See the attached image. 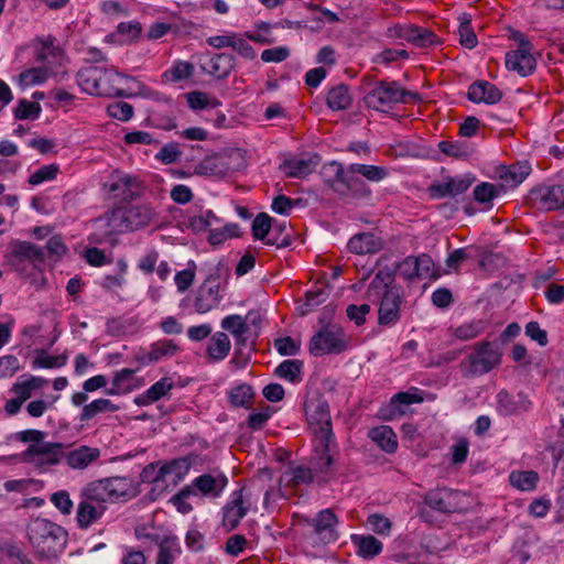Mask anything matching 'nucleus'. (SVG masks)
Here are the masks:
<instances>
[{
  "label": "nucleus",
  "instance_id": "52",
  "mask_svg": "<svg viewBox=\"0 0 564 564\" xmlns=\"http://www.w3.org/2000/svg\"><path fill=\"white\" fill-rule=\"evenodd\" d=\"M221 327L238 338L248 332L246 319L238 314L229 315L223 318Z\"/></svg>",
  "mask_w": 564,
  "mask_h": 564
},
{
  "label": "nucleus",
  "instance_id": "22",
  "mask_svg": "<svg viewBox=\"0 0 564 564\" xmlns=\"http://www.w3.org/2000/svg\"><path fill=\"white\" fill-rule=\"evenodd\" d=\"M475 178L470 175H463L456 177H448L444 182L433 184L430 187L431 195L436 198H444L446 196H457L465 193L474 183Z\"/></svg>",
  "mask_w": 564,
  "mask_h": 564
},
{
  "label": "nucleus",
  "instance_id": "8",
  "mask_svg": "<svg viewBox=\"0 0 564 564\" xmlns=\"http://www.w3.org/2000/svg\"><path fill=\"white\" fill-rule=\"evenodd\" d=\"M348 336L337 324H327L316 333L310 341V352L313 356L340 354L348 347Z\"/></svg>",
  "mask_w": 564,
  "mask_h": 564
},
{
  "label": "nucleus",
  "instance_id": "23",
  "mask_svg": "<svg viewBox=\"0 0 564 564\" xmlns=\"http://www.w3.org/2000/svg\"><path fill=\"white\" fill-rule=\"evenodd\" d=\"M100 455L101 451L98 447L79 445L65 453L63 458L69 468L84 470L96 463L100 458Z\"/></svg>",
  "mask_w": 564,
  "mask_h": 564
},
{
  "label": "nucleus",
  "instance_id": "35",
  "mask_svg": "<svg viewBox=\"0 0 564 564\" xmlns=\"http://www.w3.org/2000/svg\"><path fill=\"white\" fill-rule=\"evenodd\" d=\"M173 387L174 384L172 379L162 378L152 384L144 393L135 397L134 402L141 406L149 405L166 395Z\"/></svg>",
  "mask_w": 564,
  "mask_h": 564
},
{
  "label": "nucleus",
  "instance_id": "46",
  "mask_svg": "<svg viewBox=\"0 0 564 564\" xmlns=\"http://www.w3.org/2000/svg\"><path fill=\"white\" fill-rule=\"evenodd\" d=\"M350 172H357L372 183H379L389 175L387 167L370 164H350Z\"/></svg>",
  "mask_w": 564,
  "mask_h": 564
},
{
  "label": "nucleus",
  "instance_id": "4",
  "mask_svg": "<svg viewBox=\"0 0 564 564\" xmlns=\"http://www.w3.org/2000/svg\"><path fill=\"white\" fill-rule=\"evenodd\" d=\"M502 351L491 341L477 344L474 351L459 364V370L466 378L479 377L488 373L501 364Z\"/></svg>",
  "mask_w": 564,
  "mask_h": 564
},
{
  "label": "nucleus",
  "instance_id": "29",
  "mask_svg": "<svg viewBox=\"0 0 564 564\" xmlns=\"http://www.w3.org/2000/svg\"><path fill=\"white\" fill-rule=\"evenodd\" d=\"M228 484L227 477L217 473L204 474L195 478L193 481V488L197 489L204 496L219 497Z\"/></svg>",
  "mask_w": 564,
  "mask_h": 564
},
{
  "label": "nucleus",
  "instance_id": "33",
  "mask_svg": "<svg viewBox=\"0 0 564 564\" xmlns=\"http://www.w3.org/2000/svg\"><path fill=\"white\" fill-rule=\"evenodd\" d=\"M317 164L318 160L316 156L291 158L284 160L280 169L288 177L302 178L312 173Z\"/></svg>",
  "mask_w": 564,
  "mask_h": 564
},
{
  "label": "nucleus",
  "instance_id": "43",
  "mask_svg": "<svg viewBox=\"0 0 564 564\" xmlns=\"http://www.w3.org/2000/svg\"><path fill=\"white\" fill-rule=\"evenodd\" d=\"M315 478L317 477L310 467L300 465L284 473L281 481H285V484L291 487H297L301 485H308Z\"/></svg>",
  "mask_w": 564,
  "mask_h": 564
},
{
  "label": "nucleus",
  "instance_id": "28",
  "mask_svg": "<svg viewBox=\"0 0 564 564\" xmlns=\"http://www.w3.org/2000/svg\"><path fill=\"white\" fill-rule=\"evenodd\" d=\"M468 99L473 102L497 104L502 98V93L494 84L486 80H477L468 88Z\"/></svg>",
  "mask_w": 564,
  "mask_h": 564
},
{
  "label": "nucleus",
  "instance_id": "58",
  "mask_svg": "<svg viewBox=\"0 0 564 564\" xmlns=\"http://www.w3.org/2000/svg\"><path fill=\"white\" fill-rule=\"evenodd\" d=\"M41 112V106L36 102L21 99L14 110L17 119L25 120L29 118H37Z\"/></svg>",
  "mask_w": 564,
  "mask_h": 564
},
{
  "label": "nucleus",
  "instance_id": "62",
  "mask_svg": "<svg viewBox=\"0 0 564 564\" xmlns=\"http://www.w3.org/2000/svg\"><path fill=\"white\" fill-rule=\"evenodd\" d=\"M51 502L63 514L68 516L72 513L74 503L70 499L68 491L59 490L51 496Z\"/></svg>",
  "mask_w": 564,
  "mask_h": 564
},
{
  "label": "nucleus",
  "instance_id": "31",
  "mask_svg": "<svg viewBox=\"0 0 564 564\" xmlns=\"http://www.w3.org/2000/svg\"><path fill=\"white\" fill-rule=\"evenodd\" d=\"M105 505H95L85 499H80L76 510L77 527L86 530L96 523L106 512Z\"/></svg>",
  "mask_w": 564,
  "mask_h": 564
},
{
  "label": "nucleus",
  "instance_id": "12",
  "mask_svg": "<svg viewBox=\"0 0 564 564\" xmlns=\"http://www.w3.org/2000/svg\"><path fill=\"white\" fill-rule=\"evenodd\" d=\"M218 278L209 275L197 289L194 300L195 311L205 314L216 308L220 303Z\"/></svg>",
  "mask_w": 564,
  "mask_h": 564
},
{
  "label": "nucleus",
  "instance_id": "1",
  "mask_svg": "<svg viewBox=\"0 0 564 564\" xmlns=\"http://www.w3.org/2000/svg\"><path fill=\"white\" fill-rule=\"evenodd\" d=\"M25 535L34 555L41 560L56 558L68 541V532L62 525L42 517L28 521Z\"/></svg>",
  "mask_w": 564,
  "mask_h": 564
},
{
  "label": "nucleus",
  "instance_id": "40",
  "mask_svg": "<svg viewBox=\"0 0 564 564\" xmlns=\"http://www.w3.org/2000/svg\"><path fill=\"white\" fill-rule=\"evenodd\" d=\"M231 348V344L227 334L223 332L215 333L208 344L207 355L215 361L224 360Z\"/></svg>",
  "mask_w": 564,
  "mask_h": 564
},
{
  "label": "nucleus",
  "instance_id": "19",
  "mask_svg": "<svg viewBox=\"0 0 564 564\" xmlns=\"http://www.w3.org/2000/svg\"><path fill=\"white\" fill-rule=\"evenodd\" d=\"M106 186L115 198L128 200L138 195L140 181L129 174L115 172L111 175V182Z\"/></svg>",
  "mask_w": 564,
  "mask_h": 564
},
{
  "label": "nucleus",
  "instance_id": "47",
  "mask_svg": "<svg viewBox=\"0 0 564 564\" xmlns=\"http://www.w3.org/2000/svg\"><path fill=\"white\" fill-rule=\"evenodd\" d=\"M511 485L520 490L530 491L536 487L539 475L533 470L512 471L509 475Z\"/></svg>",
  "mask_w": 564,
  "mask_h": 564
},
{
  "label": "nucleus",
  "instance_id": "18",
  "mask_svg": "<svg viewBox=\"0 0 564 564\" xmlns=\"http://www.w3.org/2000/svg\"><path fill=\"white\" fill-rule=\"evenodd\" d=\"M200 68L216 79H225L235 68V57L228 53H216L202 58Z\"/></svg>",
  "mask_w": 564,
  "mask_h": 564
},
{
  "label": "nucleus",
  "instance_id": "41",
  "mask_svg": "<svg viewBox=\"0 0 564 564\" xmlns=\"http://www.w3.org/2000/svg\"><path fill=\"white\" fill-rule=\"evenodd\" d=\"M158 546L159 553L155 564H173L182 552L177 539L173 535L165 536Z\"/></svg>",
  "mask_w": 564,
  "mask_h": 564
},
{
  "label": "nucleus",
  "instance_id": "13",
  "mask_svg": "<svg viewBox=\"0 0 564 564\" xmlns=\"http://www.w3.org/2000/svg\"><path fill=\"white\" fill-rule=\"evenodd\" d=\"M95 225L100 230V232L97 234L96 241L110 238L113 235L130 231L126 210L123 207L116 208L110 213H107L105 216L98 218L95 221Z\"/></svg>",
  "mask_w": 564,
  "mask_h": 564
},
{
  "label": "nucleus",
  "instance_id": "20",
  "mask_svg": "<svg viewBox=\"0 0 564 564\" xmlns=\"http://www.w3.org/2000/svg\"><path fill=\"white\" fill-rule=\"evenodd\" d=\"M11 256L13 263L19 268L23 262L29 261L34 268L44 262L45 252L41 247L29 241H14L11 243Z\"/></svg>",
  "mask_w": 564,
  "mask_h": 564
},
{
  "label": "nucleus",
  "instance_id": "11",
  "mask_svg": "<svg viewBox=\"0 0 564 564\" xmlns=\"http://www.w3.org/2000/svg\"><path fill=\"white\" fill-rule=\"evenodd\" d=\"M397 274L405 280L426 279L434 275V262L429 254L406 257L397 265Z\"/></svg>",
  "mask_w": 564,
  "mask_h": 564
},
{
  "label": "nucleus",
  "instance_id": "45",
  "mask_svg": "<svg viewBox=\"0 0 564 564\" xmlns=\"http://www.w3.org/2000/svg\"><path fill=\"white\" fill-rule=\"evenodd\" d=\"M529 173L530 166L527 164L511 165L501 170L500 178L503 181L506 186L513 188L521 184Z\"/></svg>",
  "mask_w": 564,
  "mask_h": 564
},
{
  "label": "nucleus",
  "instance_id": "25",
  "mask_svg": "<svg viewBox=\"0 0 564 564\" xmlns=\"http://www.w3.org/2000/svg\"><path fill=\"white\" fill-rule=\"evenodd\" d=\"M529 406L530 401L522 392H519L517 397H513L508 391L501 390L496 395V410L500 415H514L521 410L527 411Z\"/></svg>",
  "mask_w": 564,
  "mask_h": 564
},
{
  "label": "nucleus",
  "instance_id": "14",
  "mask_svg": "<svg viewBox=\"0 0 564 564\" xmlns=\"http://www.w3.org/2000/svg\"><path fill=\"white\" fill-rule=\"evenodd\" d=\"M530 197L544 210L564 208V184L540 185L531 191Z\"/></svg>",
  "mask_w": 564,
  "mask_h": 564
},
{
  "label": "nucleus",
  "instance_id": "6",
  "mask_svg": "<svg viewBox=\"0 0 564 564\" xmlns=\"http://www.w3.org/2000/svg\"><path fill=\"white\" fill-rule=\"evenodd\" d=\"M409 100L420 101L421 96L401 88L397 82H380L365 97L366 105L377 111H388L393 105Z\"/></svg>",
  "mask_w": 564,
  "mask_h": 564
},
{
  "label": "nucleus",
  "instance_id": "7",
  "mask_svg": "<svg viewBox=\"0 0 564 564\" xmlns=\"http://www.w3.org/2000/svg\"><path fill=\"white\" fill-rule=\"evenodd\" d=\"M304 411L314 437L327 441V437L334 436L329 405L319 391L314 390L306 394Z\"/></svg>",
  "mask_w": 564,
  "mask_h": 564
},
{
  "label": "nucleus",
  "instance_id": "53",
  "mask_svg": "<svg viewBox=\"0 0 564 564\" xmlns=\"http://www.w3.org/2000/svg\"><path fill=\"white\" fill-rule=\"evenodd\" d=\"M48 77L47 70L43 67H33L19 75V83L22 86H34L44 83Z\"/></svg>",
  "mask_w": 564,
  "mask_h": 564
},
{
  "label": "nucleus",
  "instance_id": "24",
  "mask_svg": "<svg viewBox=\"0 0 564 564\" xmlns=\"http://www.w3.org/2000/svg\"><path fill=\"white\" fill-rule=\"evenodd\" d=\"M104 479L111 503L131 499L138 494L137 486L130 477L116 476Z\"/></svg>",
  "mask_w": 564,
  "mask_h": 564
},
{
  "label": "nucleus",
  "instance_id": "54",
  "mask_svg": "<svg viewBox=\"0 0 564 564\" xmlns=\"http://www.w3.org/2000/svg\"><path fill=\"white\" fill-rule=\"evenodd\" d=\"M59 172V166L55 163L44 165L41 169L33 172L29 177V184L31 185H39L46 181H52L56 178L57 174Z\"/></svg>",
  "mask_w": 564,
  "mask_h": 564
},
{
  "label": "nucleus",
  "instance_id": "21",
  "mask_svg": "<svg viewBox=\"0 0 564 564\" xmlns=\"http://www.w3.org/2000/svg\"><path fill=\"white\" fill-rule=\"evenodd\" d=\"M533 48H517L506 54V67L525 77L532 74L536 67V61L532 55Z\"/></svg>",
  "mask_w": 564,
  "mask_h": 564
},
{
  "label": "nucleus",
  "instance_id": "63",
  "mask_svg": "<svg viewBox=\"0 0 564 564\" xmlns=\"http://www.w3.org/2000/svg\"><path fill=\"white\" fill-rule=\"evenodd\" d=\"M67 361V357L65 355L59 356H50L44 352L39 355L33 360L34 368H59L63 367Z\"/></svg>",
  "mask_w": 564,
  "mask_h": 564
},
{
  "label": "nucleus",
  "instance_id": "49",
  "mask_svg": "<svg viewBox=\"0 0 564 564\" xmlns=\"http://www.w3.org/2000/svg\"><path fill=\"white\" fill-rule=\"evenodd\" d=\"M485 330V322L474 319L457 326L453 335L460 340H470L479 336Z\"/></svg>",
  "mask_w": 564,
  "mask_h": 564
},
{
  "label": "nucleus",
  "instance_id": "64",
  "mask_svg": "<svg viewBox=\"0 0 564 564\" xmlns=\"http://www.w3.org/2000/svg\"><path fill=\"white\" fill-rule=\"evenodd\" d=\"M328 297V292L325 289H316L306 293V302L303 306L302 314H307L316 306L324 303Z\"/></svg>",
  "mask_w": 564,
  "mask_h": 564
},
{
  "label": "nucleus",
  "instance_id": "3",
  "mask_svg": "<svg viewBox=\"0 0 564 564\" xmlns=\"http://www.w3.org/2000/svg\"><path fill=\"white\" fill-rule=\"evenodd\" d=\"M322 176L324 182L340 196L351 194L356 198H369L371 189L360 178L357 172H350V165L346 169L341 163L332 161L323 165Z\"/></svg>",
  "mask_w": 564,
  "mask_h": 564
},
{
  "label": "nucleus",
  "instance_id": "2",
  "mask_svg": "<svg viewBox=\"0 0 564 564\" xmlns=\"http://www.w3.org/2000/svg\"><path fill=\"white\" fill-rule=\"evenodd\" d=\"M392 281L393 276L389 271H379L370 282L366 293L368 299H381L378 323L382 326L393 325L400 318L402 296L399 289L389 288Z\"/></svg>",
  "mask_w": 564,
  "mask_h": 564
},
{
  "label": "nucleus",
  "instance_id": "34",
  "mask_svg": "<svg viewBox=\"0 0 564 564\" xmlns=\"http://www.w3.org/2000/svg\"><path fill=\"white\" fill-rule=\"evenodd\" d=\"M123 208L130 231L148 226L155 217L154 209L149 205H133Z\"/></svg>",
  "mask_w": 564,
  "mask_h": 564
},
{
  "label": "nucleus",
  "instance_id": "57",
  "mask_svg": "<svg viewBox=\"0 0 564 564\" xmlns=\"http://www.w3.org/2000/svg\"><path fill=\"white\" fill-rule=\"evenodd\" d=\"M272 218L264 213L256 216L252 223V235L256 239L263 240L272 228Z\"/></svg>",
  "mask_w": 564,
  "mask_h": 564
},
{
  "label": "nucleus",
  "instance_id": "37",
  "mask_svg": "<svg viewBox=\"0 0 564 564\" xmlns=\"http://www.w3.org/2000/svg\"><path fill=\"white\" fill-rule=\"evenodd\" d=\"M228 167L219 155H210L194 166V174L199 176H224Z\"/></svg>",
  "mask_w": 564,
  "mask_h": 564
},
{
  "label": "nucleus",
  "instance_id": "30",
  "mask_svg": "<svg viewBox=\"0 0 564 564\" xmlns=\"http://www.w3.org/2000/svg\"><path fill=\"white\" fill-rule=\"evenodd\" d=\"M422 397L409 392H399L390 400L389 405L381 410V416L384 420H393L405 414L408 406L413 403L422 402Z\"/></svg>",
  "mask_w": 564,
  "mask_h": 564
},
{
  "label": "nucleus",
  "instance_id": "36",
  "mask_svg": "<svg viewBox=\"0 0 564 564\" xmlns=\"http://www.w3.org/2000/svg\"><path fill=\"white\" fill-rule=\"evenodd\" d=\"M368 436L387 453H394L398 448L397 435L388 425L371 429Z\"/></svg>",
  "mask_w": 564,
  "mask_h": 564
},
{
  "label": "nucleus",
  "instance_id": "5",
  "mask_svg": "<svg viewBox=\"0 0 564 564\" xmlns=\"http://www.w3.org/2000/svg\"><path fill=\"white\" fill-rule=\"evenodd\" d=\"M117 74L102 66L89 65L77 73V84L83 91L94 96H116L120 89L116 86Z\"/></svg>",
  "mask_w": 564,
  "mask_h": 564
},
{
  "label": "nucleus",
  "instance_id": "59",
  "mask_svg": "<svg viewBox=\"0 0 564 564\" xmlns=\"http://www.w3.org/2000/svg\"><path fill=\"white\" fill-rule=\"evenodd\" d=\"M107 112L111 118L128 121L133 116V107L126 101H115L107 107Z\"/></svg>",
  "mask_w": 564,
  "mask_h": 564
},
{
  "label": "nucleus",
  "instance_id": "16",
  "mask_svg": "<svg viewBox=\"0 0 564 564\" xmlns=\"http://www.w3.org/2000/svg\"><path fill=\"white\" fill-rule=\"evenodd\" d=\"M176 467V462L163 464L160 467L156 464H149L143 468L141 473L142 481L152 482L154 485L153 490L165 489L170 481L173 485H176L178 479V476L174 473Z\"/></svg>",
  "mask_w": 564,
  "mask_h": 564
},
{
  "label": "nucleus",
  "instance_id": "60",
  "mask_svg": "<svg viewBox=\"0 0 564 564\" xmlns=\"http://www.w3.org/2000/svg\"><path fill=\"white\" fill-rule=\"evenodd\" d=\"M499 189L491 183L484 182L474 189V198L480 204L490 203L498 196Z\"/></svg>",
  "mask_w": 564,
  "mask_h": 564
},
{
  "label": "nucleus",
  "instance_id": "10",
  "mask_svg": "<svg viewBox=\"0 0 564 564\" xmlns=\"http://www.w3.org/2000/svg\"><path fill=\"white\" fill-rule=\"evenodd\" d=\"M63 448V444L57 442L31 444L21 453V459L40 471H45L61 462L64 457Z\"/></svg>",
  "mask_w": 564,
  "mask_h": 564
},
{
  "label": "nucleus",
  "instance_id": "9",
  "mask_svg": "<svg viewBox=\"0 0 564 564\" xmlns=\"http://www.w3.org/2000/svg\"><path fill=\"white\" fill-rule=\"evenodd\" d=\"M336 449L335 436L327 437V441L323 437H314L310 468L318 480L326 481L334 474Z\"/></svg>",
  "mask_w": 564,
  "mask_h": 564
},
{
  "label": "nucleus",
  "instance_id": "17",
  "mask_svg": "<svg viewBox=\"0 0 564 564\" xmlns=\"http://www.w3.org/2000/svg\"><path fill=\"white\" fill-rule=\"evenodd\" d=\"M337 517L330 509L322 510L316 518L311 520L313 544L329 543L336 539L334 534Z\"/></svg>",
  "mask_w": 564,
  "mask_h": 564
},
{
  "label": "nucleus",
  "instance_id": "50",
  "mask_svg": "<svg viewBox=\"0 0 564 564\" xmlns=\"http://www.w3.org/2000/svg\"><path fill=\"white\" fill-rule=\"evenodd\" d=\"M254 395L253 389L248 383H241L232 388L229 393V401L236 408L248 406Z\"/></svg>",
  "mask_w": 564,
  "mask_h": 564
},
{
  "label": "nucleus",
  "instance_id": "44",
  "mask_svg": "<svg viewBox=\"0 0 564 564\" xmlns=\"http://www.w3.org/2000/svg\"><path fill=\"white\" fill-rule=\"evenodd\" d=\"M118 409L119 406L113 404L109 399H97L84 405L79 420L82 422L88 421L100 413L116 412Z\"/></svg>",
  "mask_w": 564,
  "mask_h": 564
},
{
  "label": "nucleus",
  "instance_id": "27",
  "mask_svg": "<svg viewBox=\"0 0 564 564\" xmlns=\"http://www.w3.org/2000/svg\"><path fill=\"white\" fill-rule=\"evenodd\" d=\"M177 351V345L171 339H163L153 343L150 350H141L137 354V360L142 365H151L163 358H171Z\"/></svg>",
  "mask_w": 564,
  "mask_h": 564
},
{
  "label": "nucleus",
  "instance_id": "39",
  "mask_svg": "<svg viewBox=\"0 0 564 564\" xmlns=\"http://www.w3.org/2000/svg\"><path fill=\"white\" fill-rule=\"evenodd\" d=\"M352 98L345 84H338L328 91L327 106L335 111L346 110L351 106Z\"/></svg>",
  "mask_w": 564,
  "mask_h": 564
},
{
  "label": "nucleus",
  "instance_id": "55",
  "mask_svg": "<svg viewBox=\"0 0 564 564\" xmlns=\"http://www.w3.org/2000/svg\"><path fill=\"white\" fill-rule=\"evenodd\" d=\"M134 375V370L132 369H121L117 371L112 379V387L107 390V393L110 395L119 394L127 390V383L132 379Z\"/></svg>",
  "mask_w": 564,
  "mask_h": 564
},
{
  "label": "nucleus",
  "instance_id": "15",
  "mask_svg": "<svg viewBox=\"0 0 564 564\" xmlns=\"http://www.w3.org/2000/svg\"><path fill=\"white\" fill-rule=\"evenodd\" d=\"M459 492L448 488H436L427 491L424 497V503L431 509L442 512L451 513L459 509Z\"/></svg>",
  "mask_w": 564,
  "mask_h": 564
},
{
  "label": "nucleus",
  "instance_id": "56",
  "mask_svg": "<svg viewBox=\"0 0 564 564\" xmlns=\"http://www.w3.org/2000/svg\"><path fill=\"white\" fill-rule=\"evenodd\" d=\"M218 221L217 216L212 210H204L199 215L188 219V226L192 230L198 232L206 230L213 223Z\"/></svg>",
  "mask_w": 564,
  "mask_h": 564
},
{
  "label": "nucleus",
  "instance_id": "51",
  "mask_svg": "<svg viewBox=\"0 0 564 564\" xmlns=\"http://www.w3.org/2000/svg\"><path fill=\"white\" fill-rule=\"evenodd\" d=\"M196 270H197V264L195 263V261L189 260L187 262L186 269L176 272V274L174 276V282H175L176 289L180 293H184L192 286V284L195 281Z\"/></svg>",
  "mask_w": 564,
  "mask_h": 564
},
{
  "label": "nucleus",
  "instance_id": "48",
  "mask_svg": "<svg viewBox=\"0 0 564 564\" xmlns=\"http://www.w3.org/2000/svg\"><path fill=\"white\" fill-rule=\"evenodd\" d=\"M303 364L296 359H288L282 361L276 368L274 373L290 382H297L301 380Z\"/></svg>",
  "mask_w": 564,
  "mask_h": 564
},
{
  "label": "nucleus",
  "instance_id": "32",
  "mask_svg": "<svg viewBox=\"0 0 564 564\" xmlns=\"http://www.w3.org/2000/svg\"><path fill=\"white\" fill-rule=\"evenodd\" d=\"M383 247L381 238L372 232H361L352 236L348 241V249L357 254L376 253Z\"/></svg>",
  "mask_w": 564,
  "mask_h": 564
},
{
  "label": "nucleus",
  "instance_id": "61",
  "mask_svg": "<svg viewBox=\"0 0 564 564\" xmlns=\"http://www.w3.org/2000/svg\"><path fill=\"white\" fill-rule=\"evenodd\" d=\"M142 31V26L138 21L121 22L117 26V32L123 37L124 42L135 41Z\"/></svg>",
  "mask_w": 564,
  "mask_h": 564
},
{
  "label": "nucleus",
  "instance_id": "38",
  "mask_svg": "<svg viewBox=\"0 0 564 564\" xmlns=\"http://www.w3.org/2000/svg\"><path fill=\"white\" fill-rule=\"evenodd\" d=\"M80 499H85L95 505H105L110 502L105 479H98L85 485L80 490Z\"/></svg>",
  "mask_w": 564,
  "mask_h": 564
},
{
  "label": "nucleus",
  "instance_id": "42",
  "mask_svg": "<svg viewBox=\"0 0 564 564\" xmlns=\"http://www.w3.org/2000/svg\"><path fill=\"white\" fill-rule=\"evenodd\" d=\"M352 542L358 555L365 558L375 557L382 551V543L372 535H354Z\"/></svg>",
  "mask_w": 564,
  "mask_h": 564
},
{
  "label": "nucleus",
  "instance_id": "26",
  "mask_svg": "<svg viewBox=\"0 0 564 564\" xmlns=\"http://www.w3.org/2000/svg\"><path fill=\"white\" fill-rule=\"evenodd\" d=\"M246 488H241L231 495V500L224 508L223 523L228 529H235L247 514L248 507L243 503Z\"/></svg>",
  "mask_w": 564,
  "mask_h": 564
}]
</instances>
